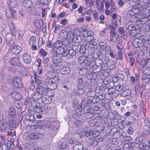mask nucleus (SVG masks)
Listing matches in <instances>:
<instances>
[{"label": "nucleus", "instance_id": "1", "mask_svg": "<svg viewBox=\"0 0 150 150\" xmlns=\"http://www.w3.org/2000/svg\"><path fill=\"white\" fill-rule=\"evenodd\" d=\"M134 7L135 8H138L140 11H142V13L140 14L141 16L139 18L141 19L143 18H148L149 20L150 18V9H147L146 7H144L142 6V4L140 3H137L136 5H135Z\"/></svg>", "mask_w": 150, "mask_h": 150}, {"label": "nucleus", "instance_id": "2", "mask_svg": "<svg viewBox=\"0 0 150 150\" xmlns=\"http://www.w3.org/2000/svg\"><path fill=\"white\" fill-rule=\"evenodd\" d=\"M145 36H141L139 38H136L134 40L132 45L133 46L136 48L140 47L143 46L146 47L145 43Z\"/></svg>", "mask_w": 150, "mask_h": 150}, {"label": "nucleus", "instance_id": "3", "mask_svg": "<svg viewBox=\"0 0 150 150\" xmlns=\"http://www.w3.org/2000/svg\"><path fill=\"white\" fill-rule=\"evenodd\" d=\"M136 4L133 5L132 6H131V7H128L127 8V11L126 12V14L127 15H129L130 16H133L134 15L137 11H138L139 12V14H136L135 17L140 19L139 17H141V16L140 14L142 13V11L139 10V8H135L134 7V6Z\"/></svg>", "mask_w": 150, "mask_h": 150}, {"label": "nucleus", "instance_id": "4", "mask_svg": "<svg viewBox=\"0 0 150 150\" xmlns=\"http://www.w3.org/2000/svg\"><path fill=\"white\" fill-rule=\"evenodd\" d=\"M81 65L83 67L79 70V73L82 75H85L87 71H85L84 72L82 73V71L84 69L87 70H89L91 67V62L90 61L88 60L87 59H86L85 60L84 62L82 64H81Z\"/></svg>", "mask_w": 150, "mask_h": 150}, {"label": "nucleus", "instance_id": "5", "mask_svg": "<svg viewBox=\"0 0 150 150\" xmlns=\"http://www.w3.org/2000/svg\"><path fill=\"white\" fill-rule=\"evenodd\" d=\"M106 54V52L104 50H100L99 49H95L92 52L91 56L94 59H97L99 57H103Z\"/></svg>", "mask_w": 150, "mask_h": 150}, {"label": "nucleus", "instance_id": "6", "mask_svg": "<svg viewBox=\"0 0 150 150\" xmlns=\"http://www.w3.org/2000/svg\"><path fill=\"white\" fill-rule=\"evenodd\" d=\"M2 123L0 126V130L4 131L8 129L9 126H11V125H9L10 119H2Z\"/></svg>", "mask_w": 150, "mask_h": 150}, {"label": "nucleus", "instance_id": "7", "mask_svg": "<svg viewBox=\"0 0 150 150\" xmlns=\"http://www.w3.org/2000/svg\"><path fill=\"white\" fill-rule=\"evenodd\" d=\"M9 78L10 79H8L7 81V83L8 84L11 83L12 84H21L22 83V80L20 78L17 77L13 78L10 77Z\"/></svg>", "mask_w": 150, "mask_h": 150}, {"label": "nucleus", "instance_id": "8", "mask_svg": "<svg viewBox=\"0 0 150 150\" xmlns=\"http://www.w3.org/2000/svg\"><path fill=\"white\" fill-rule=\"evenodd\" d=\"M14 147V145L12 140L8 141L7 144H4L2 146V150H8L10 149H13Z\"/></svg>", "mask_w": 150, "mask_h": 150}, {"label": "nucleus", "instance_id": "9", "mask_svg": "<svg viewBox=\"0 0 150 150\" xmlns=\"http://www.w3.org/2000/svg\"><path fill=\"white\" fill-rule=\"evenodd\" d=\"M9 62L13 65H16L21 67L23 66L19 59L18 58L14 57L11 59L9 61Z\"/></svg>", "mask_w": 150, "mask_h": 150}, {"label": "nucleus", "instance_id": "10", "mask_svg": "<svg viewBox=\"0 0 150 150\" xmlns=\"http://www.w3.org/2000/svg\"><path fill=\"white\" fill-rule=\"evenodd\" d=\"M56 50L58 54H62L63 56H67L69 52L67 49H65L62 47L57 49Z\"/></svg>", "mask_w": 150, "mask_h": 150}, {"label": "nucleus", "instance_id": "11", "mask_svg": "<svg viewBox=\"0 0 150 150\" xmlns=\"http://www.w3.org/2000/svg\"><path fill=\"white\" fill-rule=\"evenodd\" d=\"M128 29L130 31L131 35L132 36L137 35L139 31V29H136L132 25L129 26Z\"/></svg>", "mask_w": 150, "mask_h": 150}, {"label": "nucleus", "instance_id": "12", "mask_svg": "<svg viewBox=\"0 0 150 150\" xmlns=\"http://www.w3.org/2000/svg\"><path fill=\"white\" fill-rule=\"evenodd\" d=\"M11 97L16 100H19L22 98V95L17 91H13L11 94Z\"/></svg>", "mask_w": 150, "mask_h": 150}, {"label": "nucleus", "instance_id": "13", "mask_svg": "<svg viewBox=\"0 0 150 150\" xmlns=\"http://www.w3.org/2000/svg\"><path fill=\"white\" fill-rule=\"evenodd\" d=\"M33 2L31 0H24L22 2V6L26 8H30L33 5Z\"/></svg>", "mask_w": 150, "mask_h": 150}, {"label": "nucleus", "instance_id": "14", "mask_svg": "<svg viewBox=\"0 0 150 150\" xmlns=\"http://www.w3.org/2000/svg\"><path fill=\"white\" fill-rule=\"evenodd\" d=\"M21 47L19 46H16L12 48L11 50V52L13 54H17L21 52Z\"/></svg>", "mask_w": 150, "mask_h": 150}, {"label": "nucleus", "instance_id": "15", "mask_svg": "<svg viewBox=\"0 0 150 150\" xmlns=\"http://www.w3.org/2000/svg\"><path fill=\"white\" fill-rule=\"evenodd\" d=\"M23 60L25 63L29 64L31 61V59L30 55L28 53H24L23 55Z\"/></svg>", "mask_w": 150, "mask_h": 150}, {"label": "nucleus", "instance_id": "16", "mask_svg": "<svg viewBox=\"0 0 150 150\" xmlns=\"http://www.w3.org/2000/svg\"><path fill=\"white\" fill-rule=\"evenodd\" d=\"M34 110L35 112L38 113H42V106L38 102H36L33 105Z\"/></svg>", "mask_w": 150, "mask_h": 150}, {"label": "nucleus", "instance_id": "17", "mask_svg": "<svg viewBox=\"0 0 150 150\" xmlns=\"http://www.w3.org/2000/svg\"><path fill=\"white\" fill-rule=\"evenodd\" d=\"M139 74H135V77L132 76L130 78V81L132 84H139Z\"/></svg>", "mask_w": 150, "mask_h": 150}, {"label": "nucleus", "instance_id": "18", "mask_svg": "<svg viewBox=\"0 0 150 150\" xmlns=\"http://www.w3.org/2000/svg\"><path fill=\"white\" fill-rule=\"evenodd\" d=\"M52 101L51 97L49 96L46 95L42 97V101L44 104H47Z\"/></svg>", "mask_w": 150, "mask_h": 150}, {"label": "nucleus", "instance_id": "19", "mask_svg": "<svg viewBox=\"0 0 150 150\" xmlns=\"http://www.w3.org/2000/svg\"><path fill=\"white\" fill-rule=\"evenodd\" d=\"M63 44L62 42L60 40H58L52 44V49L54 50H56L58 48L61 47Z\"/></svg>", "mask_w": 150, "mask_h": 150}, {"label": "nucleus", "instance_id": "20", "mask_svg": "<svg viewBox=\"0 0 150 150\" xmlns=\"http://www.w3.org/2000/svg\"><path fill=\"white\" fill-rule=\"evenodd\" d=\"M69 125L72 126V127H76L80 126L82 124V122L80 120H76L71 122L69 121L68 122Z\"/></svg>", "mask_w": 150, "mask_h": 150}, {"label": "nucleus", "instance_id": "21", "mask_svg": "<svg viewBox=\"0 0 150 150\" xmlns=\"http://www.w3.org/2000/svg\"><path fill=\"white\" fill-rule=\"evenodd\" d=\"M84 110H83L82 106H80V108L78 107L76 108L75 111V114L74 115V117L79 116L81 115L84 112Z\"/></svg>", "mask_w": 150, "mask_h": 150}, {"label": "nucleus", "instance_id": "22", "mask_svg": "<svg viewBox=\"0 0 150 150\" xmlns=\"http://www.w3.org/2000/svg\"><path fill=\"white\" fill-rule=\"evenodd\" d=\"M16 11L13 9H9L6 11V17L10 18L11 17H14L15 16Z\"/></svg>", "mask_w": 150, "mask_h": 150}, {"label": "nucleus", "instance_id": "23", "mask_svg": "<svg viewBox=\"0 0 150 150\" xmlns=\"http://www.w3.org/2000/svg\"><path fill=\"white\" fill-rule=\"evenodd\" d=\"M9 34H7L6 36V42L7 45L9 46L13 47L14 46V42L11 40V37H8Z\"/></svg>", "mask_w": 150, "mask_h": 150}, {"label": "nucleus", "instance_id": "24", "mask_svg": "<svg viewBox=\"0 0 150 150\" xmlns=\"http://www.w3.org/2000/svg\"><path fill=\"white\" fill-rule=\"evenodd\" d=\"M8 26L10 31L12 35H15L16 33V30L15 25L12 23L10 21L8 22Z\"/></svg>", "mask_w": 150, "mask_h": 150}, {"label": "nucleus", "instance_id": "25", "mask_svg": "<svg viewBox=\"0 0 150 150\" xmlns=\"http://www.w3.org/2000/svg\"><path fill=\"white\" fill-rule=\"evenodd\" d=\"M59 35V37L61 39L64 40L67 38L68 34L66 30H62L60 32Z\"/></svg>", "mask_w": 150, "mask_h": 150}, {"label": "nucleus", "instance_id": "26", "mask_svg": "<svg viewBox=\"0 0 150 150\" xmlns=\"http://www.w3.org/2000/svg\"><path fill=\"white\" fill-rule=\"evenodd\" d=\"M118 31L120 34H122V35L120 37L122 40L121 41H123V40H125V30L124 28L122 27H120L118 28Z\"/></svg>", "mask_w": 150, "mask_h": 150}, {"label": "nucleus", "instance_id": "27", "mask_svg": "<svg viewBox=\"0 0 150 150\" xmlns=\"http://www.w3.org/2000/svg\"><path fill=\"white\" fill-rule=\"evenodd\" d=\"M78 144H77L74 145L73 146L74 150H84V145L83 144L78 142Z\"/></svg>", "mask_w": 150, "mask_h": 150}, {"label": "nucleus", "instance_id": "28", "mask_svg": "<svg viewBox=\"0 0 150 150\" xmlns=\"http://www.w3.org/2000/svg\"><path fill=\"white\" fill-rule=\"evenodd\" d=\"M71 69L69 67H63L61 69L60 72L63 74H67L69 73Z\"/></svg>", "mask_w": 150, "mask_h": 150}, {"label": "nucleus", "instance_id": "29", "mask_svg": "<svg viewBox=\"0 0 150 150\" xmlns=\"http://www.w3.org/2000/svg\"><path fill=\"white\" fill-rule=\"evenodd\" d=\"M139 147V149L144 150H148L149 149V146L143 143H140Z\"/></svg>", "mask_w": 150, "mask_h": 150}, {"label": "nucleus", "instance_id": "30", "mask_svg": "<svg viewBox=\"0 0 150 150\" xmlns=\"http://www.w3.org/2000/svg\"><path fill=\"white\" fill-rule=\"evenodd\" d=\"M43 24V21L41 19L35 21L34 24L35 27L38 28H40Z\"/></svg>", "mask_w": 150, "mask_h": 150}, {"label": "nucleus", "instance_id": "31", "mask_svg": "<svg viewBox=\"0 0 150 150\" xmlns=\"http://www.w3.org/2000/svg\"><path fill=\"white\" fill-rule=\"evenodd\" d=\"M45 88L41 86H37L36 91L40 95L44 94L45 92Z\"/></svg>", "mask_w": 150, "mask_h": 150}, {"label": "nucleus", "instance_id": "32", "mask_svg": "<svg viewBox=\"0 0 150 150\" xmlns=\"http://www.w3.org/2000/svg\"><path fill=\"white\" fill-rule=\"evenodd\" d=\"M131 93V91L129 89H126L125 88L122 91L121 95L122 96L125 97L129 96Z\"/></svg>", "mask_w": 150, "mask_h": 150}, {"label": "nucleus", "instance_id": "33", "mask_svg": "<svg viewBox=\"0 0 150 150\" xmlns=\"http://www.w3.org/2000/svg\"><path fill=\"white\" fill-rule=\"evenodd\" d=\"M85 47L86 49L89 51H91L94 49V46L93 44L89 42L86 44Z\"/></svg>", "mask_w": 150, "mask_h": 150}, {"label": "nucleus", "instance_id": "34", "mask_svg": "<svg viewBox=\"0 0 150 150\" xmlns=\"http://www.w3.org/2000/svg\"><path fill=\"white\" fill-rule=\"evenodd\" d=\"M32 78L34 79L35 83H36V84H40L41 83L42 81L39 79H37L36 72H35L34 73Z\"/></svg>", "mask_w": 150, "mask_h": 150}, {"label": "nucleus", "instance_id": "35", "mask_svg": "<svg viewBox=\"0 0 150 150\" xmlns=\"http://www.w3.org/2000/svg\"><path fill=\"white\" fill-rule=\"evenodd\" d=\"M75 36L74 34L72 32L68 34L67 38H68V42L69 43H71L73 40H74Z\"/></svg>", "mask_w": 150, "mask_h": 150}, {"label": "nucleus", "instance_id": "36", "mask_svg": "<svg viewBox=\"0 0 150 150\" xmlns=\"http://www.w3.org/2000/svg\"><path fill=\"white\" fill-rule=\"evenodd\" d=\"M94 113L93 110H90L86 112L85 115V117L87 118H90L92 117Z\"/></svg>", "mask_w": 150, "mask_h": 150}, {"label": "nucleus", "instance_id": "37", "mask_svg": "<svg viewBox=\"0 0 150 150\" xmlns=\"http://www.w3.org/2000/svg\"><path fill=\"white\" fill-rule=\"evenodd\" d=\"M91 132H92V130L87 128H84L83 130V132L87 137L91 135Z\"/></svg>", "mask_w": 150, "mask_h": 150}, {"label": "nucleus", "instance_id": "38", "mask_svg": "<svg viewBox=\"0 0 150 150\" xmlns=\"http://www.w3.org/2000/svg\"><path fill=\"white\" fill-rule=\"evenodd\" d=\"M42 97L41 95L38 93L33 95L32 99L33 101H36L39 100Z\"/></svg>", "mask_w": 150, "mask_h": 150}, {"label": "nucleus", "instance_id": "39", "mask_svg": "<svg viewBox=\"0 0 150 150\" xmlns=\"http://www.w3.org/2000/svg\"><path fill=\"white\" fill-rule=\"evenodd\" d=\"M53 62L54 63H59L62 61V58L59 55L54 56L53 58Z\"/></svg>", "mask_w": 150, "mask_h": 150}, {"label": "nucleus", "instance_id": "40", "mask_svg": "<svg viewBox=\"0 0 150 150\" xmlns=\"http://www.w3.org/2000/svg\"><path fill=\"white\" fill-rule=\"evenodd\" d=\"M93 18L95 21L96 22L98 21L99 19V15L98 13L96 11L93 10Z\"/></svg>", "mask_w": 150, "mask_h": 150}, {"label": "nucleus", "instance_id": "41", "mask_svg": "<svg viewBox=\"0 0 150 150\" xmlns=\"http://www.w3.org/2000/svg\"><path fill=\"white\" fill-rule=\"evenodd\" d=\"M10 115L8 111H5L3 112L2 115V119H10Z\"/></svg>", "mask_w": 150, "mask_h": 150}, {"label": "nucleus", "instance_id": "42", "mask_svg": "<svg viewBox=\"0 0 150 150\" xmlns=\"http://www.w3.org/2000/svg\"><path fill=\"white\" fill-rule=\"evenodd\" d=\"M94 34V32L92 30H88L84 33H83V36L84 37H87L89 36H92Z\"/></svg>", "mask_w": 150, "mask_h": 150}, {"label": "nucleus", "instance_id": "43", "mask_svg": "<svg viewBox=\"0 0 150 150\" xmlns=\"http://www.w3.org/2000/svg\"><path fill=\"white\" fill-rule=\"evenodd\" d=\"M109 28L111 29V31L110 33V35L112 37H114L116 34V32L113 26H110Z\"/></svg>", "mask_w": 150, "mask_h": 150}, {"label": "nucleus", "instance_id": "44", "mask_svg": "<svg viewBox=\"0 0 150 150\" xmlns=\"http://www.w3.org/2000/svg\"><path fill=\"white\" fill-rule=\"evenodd\" d=\"M8 112L10 116H13L16 113V109L14 107H11L9 108Z\"/></svg>", "mask_w": 150, "mask_h": 150}, {"label": "nucleus", "instance_id": "45", "mask_svg": "<svg viewBox=\"0 0 150 150\" xmlns=\"http://www.w3.org/2000/svg\"><path fill=\"white\" fill-rule=\"evenodd\" d=\"M110 10L111 11V12H112L115 11L116 10V8L114 6V3L110 1Z\"/></svg>", "mask_w": 150, "mask_h": 150}, {"label": "nucleus", "instance_id": "46", "mask_svg": "<svg viewBox=\"0 0 150 150\" xmlns=\"http://www.w3.org/2000/svg\"><path fill=\"white\" fill-rule=\"evenodd\" d=\"M50 108L47 105H43L42 106V114H45L46 111L49 110Z\"/></svg>", "mask_w": 150, "mask_h": 150}, {"label": "nucleus", "instance_id": "47", "mask_svg": "<svg viewBox=\"0 0 150 150\" xmlns=\"http://www.w3.org/2000/svg\"><path fill=\"white\" fill-rule=\"evenodd\" d=\"M51 80L52 84L57 83L59 81V79L57 76H55L50 78Z\"/></svg>", "mask_w": 150, "mask_h": 150}, {"label": "nucleus", "instance_id": "48", "mask_svg": "<svg viewBox=\"0 0 150 150\" xmlns=\"http://www.w3.org/2000/svg\"><path fill=\"white\" fill-rule=\"evenodd\" d=\"M36 41V37L35 36H32L30 38L29 43L30 45H33L34 44Z\"/></svg>", "mask_w": 150, "mask_h": 150}, {"label": "nucleus", "instance_id": "49", "mask_svg": "<svg viewBox=\"0 0 150 150\" xmlns=\"http://www.w3.org/2000/svg\"><path fill=\"white\" fill-rule=\"evenodd\" d=\"M26 118L28 120H34L35 116L30 113H29L26 115Z\"/></svg>", "mask_w": 150, "mask_h": 150}, {"label": "nucleus", "instance_id": "50", "mask_svg": "<svg viewBox=\"0 0 150 150\" xmlns=\"http://www.w3.org/2000/svg\"><path fill=\"white\" fill-rule=\"evenodd\" d=\"M125 88L122 85H117L115 87V89L116 91H122Z\"/></svg>", "mask_w": 150, "mask_h": 150}, {"label": "nucleus", "instance_id": "51", "mask_svg": "<svg viewBox=\"0 0 150 150\" xmlns=\"http://www.w3.org/2000/svg\"><path fill=\"white\" fill-rule=\"evenodd\" d=\"M85 4L87 5L88 4L90 7H91L93 6L94 0H85Z\"/></svg>", "mask_w": 150, "mask_h": 150}, {"label": "nucleus", "instance_id": "52", "mask_svg": "<svg viewBox=\"0 0 150 150\" xmlns=\"http://www.w3.org/2000/svg\"><path fill=\"white\" fill-rule=\"evenodd\" d=\"M16 123L15 122L11 120L10 123H9V125H11V127L9 126V128L11 130L12 129L13 130L16 127Z\"/></svg>", "mask_w": 150, "mask_h": 150}, {"label": "nucleus", "instance_id": "53", "mask_svg": "<svg viewBox=\"0 0 150 150\" xmlns=\"http://www.w3.org/2000/svg\"><path fill=\"white\" fill-rule=\"evenodd\" d=\"M90 79L92 80H95L97 77V75L95 72H93L89 75Z\"/></svg>", "mask_w": 150, "mask_h": 150}, {"label": "nucleus", "instance_id": "54", "mask_svg": "<svg viewBox=\"0 0 150 150\" xmlns=\"http://www.w3.org/2000/svg\"><path fill=\"white\" fill-rule=\"evenodd\" d=\"M96 6L100 10H102L103 9L104 5L102 1L99 2L98 4L96 3Z\"/></svg>", "mask_w": 150, "mask_h": 150}, {"label": "nucleus", "instance_id": "55", "mask_svg": "<svg viewBox=\"0 0 150 150\" xmlns=\"http://www.w3.org/2000/svg\"><path fill=\"white\" fill-rule=\"evenodd\" d=\"M78 89V92L80 93V94H83L84 92L83 85H78L77 87Z\"/></svg>", "mask_w": 150, "mask_h": 150}, {"label": "nucleus", "instance_id": "56", "mask_svg": "<svg viewBox=\"0 0 150 150\" xmlns=\"http://www.w3.org/2000/svg\"><path fill=\"white\" fill-rule=\"evenodd\" d=\"M1 91L2 92L7 93L8 92V88L5 85H2L1 86Z\"/></svg>", "mask_w": 150, "mask_h": 150}, {"label": "nucleus", "instance_id": "57", "mask_svg": "<svg viewBox=\"0 0 150 150\" xmlns=\"http://www.w3.org/2000/svg\"><path fill=\"white\" fill-rule=\"evenodd\" d=\"M97 121L96 119H94L91 120L90 123V125L91 127L96 126L98 125Z\"/></svg>", "mask_w": 150, "mask_h": 150}, {"label": "nucleus", "instance_id": "58", "mask_svg": "<svg viewBox=\"0 0 150 150\" xmlns=\"http://www.w3.org/2000/svg\"><path fill=\"white\" fill-rule=\"evenodd\" d=\"M56 123L55 122H51L49 126V127L50 129H52L54 130H56L57 129V128L55 127V125Z\"/></svg>", "mask_w": 150, "mask_h": 150}, {"label": "nucleus", "instance_id": "59", "mask_svg": "<svg viewBox=\"0 0 150 150\" xmlns=\"http://www.w3.org/2000/svg\"><path fill=\"white\" fill-rule=\"evenodd\" d=\"M102 58L103 64L108 63L110 60V58L108 57H105Z\"/></svg>", "mask_w": 150, "mask_h": 150}, {"label": "nucleus", "instance_id": "60", "mask_svg": "<svg viewBox=\"0 0 150 150\" xmlns=\"http://www.w3.org/2000/svg\"><path fill=\"white\" fill-rule=\"evenodd\" d=\"M86 104L87 106L90 105L91 107H92L94 105V103L93 102L92 99H90L87 100Z\"/></svg>", "mask_w": 150, "mask_h": 150}, {"label": "nucleus", "instance_id": "61", "mask_svg": "<svg viewBox=\"0 0 150 150\" xmlns=\"http://www.w3.org/2000/svg\"><path fill=\"white\" fill-rule=\"evenodd\" d=\"M81 41V38L79 35L75 36L74 39V40H73L72 42H74L75 43H77Z\"/></svg>", "mask_w": 150, "mask_h": 150}, {"label": "nucleus", "instance_id": "62", "mask_svg": "<svg viewBox=\"0 0 150 150\" xmlns=\"http://www.w3.org/2000/svg\"><path fill=\"white\" fill-rule=\"evenodd\" d=\"M38 137L36 135L34 134H30L28 135V138L32 139H35L38 138Z\"/></svg>", "mask_w": 150, "mask_h": 150}, {"label": "nucleus", "instance_id": "63", "mask_svg": "<svg viewBox=\"0 0 150 150\" xmlns=\"http://www.w3.org/2000/svg\"><path fill=\"white\" fill-rule=\"evenodd\" d=\"M68 146V145L65 142H63L59 145V147L60 149H64Z\"/></svg>", "mask_w": 150, "mask_h": 150}, {"label": "nucleus", "instance_id": "64", "mask_svg": "<svg viewBox=\"0 0 150 150\" xmlns=\"http://www.w3.org/2000/svg\"><path fill=\"white\" fill-rule=\"evenodd\" d=\"M66 31L69 33L72 32L73 30V28L71 25H68L65 28Z\"/></svg>", "mask_w": 150, "mask_h": 150}]
</instances>
